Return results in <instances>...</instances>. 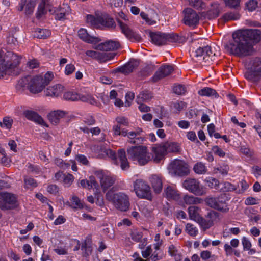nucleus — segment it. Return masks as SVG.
<instances>
[{"instance_id": "nucleus-1", "label": "nucleus", "mask_w": 261, "mask_h": 261, "mask_svg": "<svg viewBox=\"0 0 261 261\" xmlns=\"http://www.w3.org/2000/svg\"><path fill=\"white\" fill-rule=\"evenodd\" d=\"M260 38L261 31L258 29L239 30L232 34V40L225 44V47L235 56H247L251 54L253 48L249 41L258 42Z\"/></svg>"}, {"instance_id": "nucleus-2", "label": "nucleus", "mask_w": 261, "mask_h": 261, "mask_svg": "<svg viewBox=\"0 0 261 261\" xmlns=\"http://www.w3.org/2000/svg\"><path fill=\"white\" fill-rule=\"evenodd\" d=\"M17 88H26L33 94L41 92L45 88L43 84L42 76H28L20 79L17 85Z\"/></svg>"}, {"instance_id": "nucleus-3", "label": "nucleus", "mask_w": 261, "mask_h": 261, "mask_svg": "<svg viewBox=\"0 0 261 261\" xmlns=\"http://www.w3.org/2000/svg\"><path fill=\"white\" fill-rule=\"evenodd\" d=\"M152 42L156 45H165L169 42L182 43L186 41V38L174 33H164L161 32L150 34Z\"/></svg>"}, {"instance_id": "nucleus-4", "label": "nucleus", "mask_w": 261, "mask_h": 261, "mask_svg": "<svg viewBox=\"0 0 261 261\" xmlns=\"http://www.w3.org/2000/svg\"><path fill=\"white\" fill-rule=\"evenodd\" d=\"M106 198L111 202L117 210L120 211L126 212L129 207V197L124 192L113 193L108 192L106 194Z\"/></svg>"}, {"instance_id": "nucleus-5", "label": "nucleus", "mask_w": 261, "mask_h": 261, "mask_svg": "<svg viewBox=\"0 0 261 261\" xmlns=\"http://www.w3.org/2000/svg\"><path fill=\"white\" fill-rule=\"evenodd\" d=\"M128 158L133 161H137L140 165L146 164L150 160L147 147L143 146H132L127 148Z\"/></svg>"}, {"instance_id": "nucleus-6", "label": "nucleus", "mask_w": 261, "mask_h": 261, "mask_svg": "<svg viewBox=\"0 0 261 261\" xmlns=\"http://www.w3.org/2000/svg\"><path fill=\"white\" fill-rule=\"evenodd\" d=\"M133 191L136 196L141 199L149 201L152 199V194L150 186L142 179H137L133 182Z\"/></svg>"}, {"instance_id": "nucleus-7", "label": "nucleus", "mask_w": 261, "mask_h": 261, "mask_svg": "<svg viewBox=\"0 0 261 261\" xmlns=\"http://www.w3.org/2000/svg\"><path fill=\"white\" fill-rule=\"evenodd\" d=\"M245 78L251 82L261 79V58H256L252 61L251 66L244 73Z\"/></svg>"}, {"instance_id": "nucleus-8", "label": "nucleus", "mask_w": 261, "mask_h": 261, "mask_svg": "<svg viewBox=\"0 0 261 261\" xmlns=\"http://www.w3.org/2000/svg\"><path fill=\"white\" fill-rule=\"evenodd\" d=\"M229 198L225 194H221L217 198H208L206 199V202L210 207L223 212H227L229 208L226 203Z\"/></svg>"}, {"instance_id": "nucleus-9", "label": "nucleus", "mask_w": 261, "mask_h": 261, "mask_svg": "<svg viewBox=\"0 0 261 261\" xmlns=\"http://www.w3.org/2000/svg\"><path fill=\"white\" fill-rule=\"evenodd\" d=\"M63 98L67 100L76 101L80 100L93 105H97L98 103L97 100L92 95L87 93L77 94L75 92L69 91L64 94Z\"/></svg>"}, {"instance_id": "nucleus-10", "label": "nucleus", "mask_w": 261, "mask_h": 261, "mask_svg": "<svg viewBox=\"0 0 261 261\" xmlns=\"http://www.w3.org/2000/svg\"><path fill=\"white\" fill-rule=\"evenodd\" d=\"M169 169L172 174L179 176H186L190 173L188 165L180 160H175L171 162Z\"/></svg>"}, {"instance_id": "nucleus-11", "label": "nucleus", "mask_w": 261, "mask_h": 261, "mask_svg": "<svg viewBox=\"0 0 261 261\" xmlns=\"http://www.w3.org/2000/svg\"><path fill=\"white\" fill-rule=\"evenodd\" d=\"M216 53H214L211 46L206 45L199 47L195 51V56L200 58L199 60H202L204 63L210 64L215 59Z\"/></svg>"}, {"instance_id": "nucleus-12", "label": "nucleus", "mask_w": 261, "mask_h": 261, "mask_svg": "<svg viewBox=\"0 0 261 261\" xmlns=\"http://www.w3.org/2000/svg\"><path fill=\"white\" fill-rule=\"evenodd\" d=\"M17 198L15 195L8 193H0V208L2 210H10L16 206Z\"/></svg>"}, {"instance_id": "nucleus-13", "label": "nucleus", "mask_w": 261, "mask_h": 261, "mask_svg": "<svg viewBox=\"0 0 261 261\" xmlns=\"http://www.w3.org/2000/svg\"><path fill=\"white\" fill-rule=\"evenodd\" d=\"M182 186L185 189L196 195L201 196L205 193L200 182L195 178L186 179L184 181Z\"/></svg>"}, {"instance_id": "nucleus-14", "label": "nucleus", "mask_w": 261, "mask_h": 261, "mask_svg": "<svg viewBox=\"0 0 261 261\" xmlns=\"http://www.w3.org/2000/svg\"><path fill=\"white\" fill-rule=\"evenodd\" d=\"M123 136H127L128 142L131 144H141L145 140V135L143 129L140 127H137L134 130H127L126 134L123 133Z\"/></svg>"}, {"instance_id": "nucleus-15", "label": "nucleus", "mask_w": 261, "mask_h": 261, "mask_svg": "<svg viewBox=\"0 0 261 261\" xmlns=\"http://www.w3.org/2000/svg\"><path fill=\"white\" fill-rule=\"evenodd\" d=\"M117 22L121 29V32L128 39L132 41H139L141 39V36L134 31L127 24L120 20H118Z\"/></svg>"}, {"instance_id": "nucleus-16", "label": "nucleus", "mask_w": 261, "mask_h": 261, "mask_svg": "<svg viewBox=\"0 0 261 261\" xmlns=\"http://www.w3.org/2000/svg\"><path fill=\"white\" fill-rule=\"evenodd\" d=\"M184 12V21L186 25L194 27L199 23V16L194 10L191 8H187Z\"/></svg>"}, {"instance_id": "nucleus-17", "label": "nucleus", "mask_w": 261, "mask_h": 261, "mask_svg": "<svg viewBox=\"0 0 261 261\" xmlns=\"http://www.w3.org/2000/svg\"><path fill=\"white\" fill-rule=\"evenodd\" d=\"M151 151L153 153V161L156 163L162 160L167 154L164 143L154 144L152 147Z\"/></svg>"}, {"instance_id": "nucleus-18", "label": "nucleus", "mask_w": 261, "mask_h": 261, "mask_svg": "<svg viewBox=\"0 0 261 261\" xmlns=\"http://www.w3.org/2000/svg\"><path fill=\"white\" fill-rule=\"evenodd\" d=\"M173 71V67L169 65H164L161 66L159 69L155 72L152 80L153 82H156L161 79L164 78L170 74Z\"/></svg>"}, {"instance_id": "nucleus-19", "label": "nucleus", "mask_w": 261, "mask_h": 261, "mask_svg": "<svg viewBox=\"0 0 261 261\" xmlns=\"http://www.w3.org/2000/svg\"><path fill=\"white\" fill-rule=\"evenodd\" d=\"M36 0H21L17 9L19 11H22L25 9V13L27 15L31 14L36 6Z\"/></svg>"}, {"instance_id": "nucleus-20", "label": "nucleus", "mask_w": 261, "mask_h": 261, "mask_svg": "<svg viewBox=\"0 0 261 261\" xmlns=\"http://www.w3.org/2000/svg\"><path fill=\"white\" fill-rule=\"evenodd\" d=\"M151 187L156 194L161 192L163 189V177L162 176L153 174L149 178Z\"/></svg>"}, {"instance_id": "nucleus-21", "label": "nucleus", "mask_w": 261, "mask_h": 261, "mask_svg": "<svg viewBox=\"0 0 261 261\" xmlns=\"http://www.w3.org/2000/svg\"><path fill=\"white\" fill-rule=\"evenodd\" d=\"M120 47L118 42L115 41H108L104 43H100L96 45L94 48L95 49L102 51L113 50L118 49Z\"/></svg>"}, {"instance_id": "nucleus-22", "label": "nucleus", "mask_w": 261, "mask_h": 261, "mask_svg": "<svg viewBox=\"0 0 261 261\" xmlns=\"http://www.w3.org/2000/svg\"><path fill=\"white\" fill-rule=\"evenodd\" d=\"M78 36L81 40L88 43L96 44L100 41L98 37L90 35L85 29L81 28L78 31Z\"/></svg>"}, {"instance_id": "nucleus-23", "label": "nucleus", "mask_w": 261, "mask_h": 261, "mask_svg": "<svg viewBox=\"0 0 261 261\" xmlns=\"http://www.w3.org/2000/svg\"><path fill=\"white\" fill-rule=\"evenodd\" d=\"M98 177L100 178V185L103 191L110 188L114 184L115 180L114 177L103 174L102 173L98 174Z\"/></svg>"}, {"instance_id": "nucleus-24", "label": "nucleus", "mask_w": 261, "mask_h": 261, "mask_svg": "<svg viewBox=\"0 0 261 261\" xmlns=\"http://www.w3.org/2000/svg\"><path fill=\"white\" fill-rule=\"evenodd\" d=\"M70 7L67 4H63L56 11L55 19L58 20H64L66 18V16L70 14Z\"/></svg>"}, {"instance_id": "nucleus-25", "label": "nucleus", "mask_w": 261, "mask_h": 261, "mask_svg": "<svg viewBox=\"0 0 261 261\" xmlns=\"http://www.w3.org/2000/svg\"><path fill=\"white\" fill-rule=\"evenodd\" d=\"M138 62L135 60H131L123 66L115 69V72H121L124 74H127L133 72L138 65Z\"/></svg>"}, {"instance_id": "nucleus-26", "label": "nucleus", "mask_w": 261, "mask_h": 261, "mask_svg": "<svg viewBox=\"0 0 261 261\" xmlns=\"http://www.w3.org/2000/svg\"><path fill=\"white\" fill-rule=\"evenodd\" d=\"M216 213L215 212H211L208 213L207 215V219H204L201 217L200 221H199L202 228L205 230L209 229L213 225V219L216 218Z\"/></svg>"}, {"instance_id": "nucleus-27", "label": "nucleus", "mask_w": 261, "mask_h": 261, "mask_svg": "<svg viewBox=\"0 0 261 261\" xmlns=\"http://www.w3.org/2000/svg\"><path fill=\"white\" fill-rule=\"evenodd\" d=\"M222 9L220 4L217 2L212 3L211 8L206 12V16L208 19H212L217 17Z\"/></svg>"}, {"instance_id": "nucleus-28", "label": "nucleus", "mask_w": 261, "mask_h": 261, "mask_svg": "<svg viewBox=\"0 0 261 261\" xmlns=\"http://www.w3.org/2000/svg\"><path fill=\"white\" fill-rule=\"evenodd\" d=\"M24 115L28 119L34 121L38 124L47 127L43 118L36 112L28 110L24 112Z\"/></svg>"}, {"instance_id": "nucleus-29", "label": "nucleus", "mask_w": 261, "mask_h": 261, "mask_svg": "<svg viewBox=\"0 0 261 261\" xmlns=\"http://www.w3.org/2000/svg\"><path fill=\"white\" fill-rule=\"evenodd\" d=\"M67 113L62 110H56L50 112L48 116V119L50 122L53 124H58L60 119L65 116Z\"/></svg>"}, {"instance_id": "nucleus-30", "label": "nucleus", "mask_w": 261, "mask_h": 261, "mask_svg": "<svg viewBox=\"0 0 261 261\" xmlns=\"http://www.w3.org/2000/svg\"><path fill=\"white\" fill-rule=\"evenodd\" d=\"M63 88V86L60 84L49 86L46 90L45 95L47 96L58 97L62 93Z\"/></svg>"}, {"instance_id": "nucleus-31", "label": "nucleus", "mask_w": 261, "mask_h": 261, "mask_svg": "<svg viewBox=\"0 0 261 261\" xmlns=\"http://www.w3.org/2000/svg\"><path fill=\"white\" fill-rule=\"evenodd\" d=\"M99 28L103 27L109 29L115 28L116 25L114 19L108 16H99Z\"/></svg>"}, {"instance_id": "nucleus-32", "label": "nucleus", "mask_w": 261, "mask_h": 261, "mask_svg": "<svg viewBox=\"0 0 261 261\" xmlns=\"http://www.w3.org/2000/svg\"><path fill=\"white\" fill-rule=\"evenodd\" d=\"M118 161H119L121 168L123 170H126L129 168V164L126 156L125 150L124 149L118 150Z\"/></svg>"}, {"instance_id": "nucleus-33", "label": "nucleus", "mask_w": 261, "mask_h": 261, "mask_svg": "<svg viewBox=\"0 0 261 261\" xmlns=\"http://www.w3.org/2000/svg\"><path fill=\"white\" fill-rule=\"evenodd\" d=\"M166 198L168 200H178L180 198L179 194L178 191L174 188L168 186L164 190Z\"/></svg>"}, {"instance_id": "nucleus-34", "label": "nucleus", "mask_w": 261, "mask_h": 261, "mask_svg": "<svg viewBox=\"0 0 261 261\" xmlns=\"http://www.w3.org/2000/svg\"><path fill=\"white\" fill-rule=\"evenodd\" d=\"M165 147L167 150V153H177L180 150V144L176 142H164Z\"/></svg>"}, {"instance_id": "nucleus-35", "label": "nucleus", "mask_w": 261, "mask_h": 261, "mask_svg": "<svg viewBox=\"0 0 261 261\" xmlns=\"http://www.w3.org/2000/svg\"><path fill=\"white\" fill-rule=\"evenodd\" d=\"M199 208L197 206H191L188 208V213L190 219L196 221H200L201 217L199 215Z\"/></svg>"}, {"instance_id": "nucleus-36", "label": "nucleus", "mask_w": 261, "mask_h": 261, "mask_svg": "<svg viewBox=\"0 0 261 261\" xmlns=\"http://www.w3.org/2000/svg\"><path fill=\"white\" fill-rule=\"evenodd\" d=\"M168 252L170 256L174 257L176 261L181 260V254L178 252V250L175 245L173 244L169 245Z\"/></svg>"}, {"instance_id": "nucleus-37", "label": "nucleus", "mask_w": 261, "mask_h": 261, "mask_svg": "<svg viewBox=\"0 0 261 261\" xmlns=\"http://www.w3.org/2000/svg\"><path fill=\"white\" fill-rule=\"evenodd\" d=\"M50 32L47 29H37L34 33V37L39 39H44L49 36Z\"/></svg>"}, {"instance_id": "nucleus-38", "label": "nucleus", "mask_w": 261, "mask_h": 261, "mask_svg": "<svg viewBox=\"0 0 261 261\" xmlns=\"http://www.w3.org/2000/svg\"><path fill=\"white\" fill-rule=\"evenodd\" d=\"M198 93L202 96H215V97H217L218 94L215 90L209 88L205 87L198 91Z\"/></svg>"}, {"instance_id": "nucleus-39", "label": "nucleus", "mask_w": 261, "mask_h": 261, "mask_svg": "<svg viewBox=\"0 0 261 261\" xmlns=\"http://www.w3.org/2000/svg\"><path fill=\"white\" fill-rule=\"evenodd\" d=\"M183 200L186 204L191 205L200 203L202 199L192 195H186L183 197Z\"/></svg>"}, {"instance_id": "nucleus-40", "label": "nucleus", "mask_w": 261, "mask_h": 261, "mask_svg": "<svg viewBox=\"0 0 261 261\" xmlns=\"http://www.w3.org/2000/svg\"><path fill=\"white\" fill-rule=\"evenodd\" d=\"M204 182L206 184V186L211 189H218L219 186V180L212 177H207L204 180Z\"/></svg>"}, {"instance_id": "nucleus-41", "label": "nucleus", "mask_w": 261, "mask_h": 261, "mask_svg": "<svg viewBox=\"0 0 261 261\" xmlns=\"http://www.w3.org/2000/svg\"><path fill=\"white\" fill-rule=\"evenodd\" d=\"M193 170L197 174H204L207 172V168L204 163L199 162L194 165Z\"/></svg>"}, {"instance_id": "nucleus-42", "label": "nucleus", "mask_w": 261, "mask_h": 261, "mask_svg": "<svg viewBox=\"0 0 261 261\" xmlns=\"http://www.w3.org/2000/svg\"><path fill=\"white\" fill-rule=\"evenodd\" d=\"M240 17V15L238 12H229L225 13L222 16V19L225 21H228L238 20Z\"/></svg>"}, {"instance_id": "nucleus-43", "label": "nucleus", "mask_w": 261, "mask_h": 261, "mask_svg": "<svg viewBox=\"0 0 261 261\" xmlns=\"http://www.w3.org/2000/svg\"><path fill=\"white\" fill-rule=\"evenodd\" d=\"M99 16L95 17L92 15H87L86 22L95 28H99Z\"/></svg>"}, {"instance_id": "nucleus-44", "label": "nucleus", "mask_w": 261, "mask_h": 261, "mask_svg": "<svg viewBox=\"0 0 261 261\" xmlns=\"http://www.w3.org/2000/svg\"><path fill=\"white\" fill-rule=\"evenodd\" d=\"M71 204H69L73 209H81L83 207L82 201L76 196H73L71 199Z\"/></svg>"}, {"instance_id": "nucleus-45", "label": "nucleus", "mask_w": 261, "mask_h": 261, "mask_svg": "<svg viewBox=\"0 0 261 261\" xmlns=\"http://www.w3.org/2000/svg\"><path fill=\"white\" fill-rule=\"evenodd\" d=\"M186 231L191 237H195L198 233V229L194 225L187 223L186 225Z\"/></svg>"}, {"instance_id": "nucleus-46", "label": "nucleus", "mask_w": 261, "mask_h": 261, "mask_svg": "<svg viewBox=\"0 0 261 261\" xmlns=\"http://www.w3.org/2000/svg\"><path fill=\"white\" fill-rule=\"evenodd\" d=\"M24 187L27 188H34L37 186L36 181L30 177H25L24 178Z\"/></svg>"}, {"instance_id": "nucleus-47", "label": "nucleus", "mask_w": 261, "mask_h": 261, "mask_svg": "<svg viewBox=\"0 0 261 261\" xmlns=\"http://www.w3.org/2000/svg\"><path fill=\"white\" fill-rule=\"evenodd\" d=\"M225 5L231 9H238L240 7L241 0H224Z\"/></svg>"}, {"instance_id": "nucleus-48", "label": "nucleus", "mask_w": 261, "mask_h": 261, "mask_svg": "<svg viewBox=\"0 0 261 261\" xmlns=\"http://www.w3.org/2000/svg\"><path fill=\"white\" fill-rule=\"evenodd\" d=\"M173 90L177 95H183L187 92L186 87L180 84H175Z\"/></svg>"}, {"instance_id": "nucleus-49", "label": "nucleus", "mask_w": 261, "mask_h": 261, "mask_svg": "<svg viewBox=\"0 0 261 261\" xmlns=\"http://www.w3.org/2000/svg\"><path fill=\"white\" fill-rule=\"evenodd\" d=\"M115 56L114 53H100L99 61L105 62L114 58Z\"/></svg>"}, {"instance_id": "nucleus-50", "label": "nucleus", "mask_w": 261, "mask_h": 261, "mask_svg": "<svg viewBox=\"0 0 261 261\" xmlns=\"http://www.w3.org/2000/svg\"><path fill=\"white\" fill-rule=\"evenodd\" d=\"M130 236L133 241L139 242L143 237V233L141 231L135 229L132 231Z\"/></svg>"}, {"instance_id": "nucleus-51", "label": "nucleus", "mask_w": 261, "mask_h": 261, "mask_svg": "<svg viewBox=\"0 0 261 261\" xmlns=\"http://www.w3.org/2000/svg\"><path fill=\"white\" fill-rule=\"evenodd\" d=\"M151 96L149 93L147 91H143L141 92L137 97V101L138 103L141 102L142 101H145L149 99Z\"/></svg>"}, {"instance_id": "nucleus-52", "label": "nucleus", "mask_w": 261, "mask_h": 261, "mask_svg": "<svg viewBox=\"0 0 261 261\" xmlns=\"http://www.w3.org/2000/svg\"><path fill=\"white\" fill-rule=\"evenodd\" d=\"M74 177L73 175L68 173L64 175L63 181V183L66 187L70 186L74 180Z\"/></svg>"}, {"instance_id": "nucleus-53", "label": "nucleus", "mask_w": 261, "mask_h": 261, "mask_svg": "<svg viewBox=\"0 0 261 261\" xmlns=\"http://www.w3.org/2000/svg\"><path fill=\"white\" fill-rule=\"evenodd\" d=\"M112 130L113 132V134L114 136H123V133H124V134H126L127 130H126L125 129H122L121 128V126L118 124H116L113 126Z\"/></svg>"}, {"instance_id": "nucleus-54", "label": "nucleus", "mask_w": 261, "mask_h": 261, "mask_svg": "<svg viewBox=\"0 0 261 261\" xmlns=\"http://www.w3.org/2000/svg\"><path fill=\"white\" fill-rule=\"evenodd\" d=\"M12 119L10 117H5L3 119V122H0V125L2 127L9 129L12 126Z\"/></svg>"}, {"instance_id": "nucleus-55", "label": "nucleus", "mask_w": 261, "mask_h": 261, "mask_svg": "<svg viewBox=\"0 0 261 261\" xmlns=\"http://www.w3.org/2000/svg\"><path fill=\"white\" fill-rule=\"evenodd\" d=\"M257 2L255 0H250L246 3V7L249 11H253L257 7Z\"/></svg>"}, {"instance_id": "nucleus-56", "label": "nucleus", "mask_w": 261, "mask_h": 261, "mask_svg": "<svg viewBox=\"0 0 261 261\" xmlns=\"http://www.w3.org/2000/svg\"><path fill=\"white\" fill-rule=\"evenodd\" d=\"M229 171V167L227 165H225L222 167H218L214 169L215 173H219L222 175H226Z\"/></svg>"}, {"instance_id": "nucleus-57", "label": "nucleus", "mask_w": 261, "mask_h": 261, "mask_svg": "<svg viewBox=\"0 0 261 261\" xmlns=\"http://www.w3.org/2000/svg\"><path fill=\"white\" fill-rule=\"evenodd\" d=\"M116 121L117 122V124L119 125L120 126H128L129 122L128 119L123 117V116H118L116 118Z\"/></svg>"}, {"instance_id": "nucleus-58", "label": "nucleus", "mask_w": 261, "mask_h": 261, "mask_svg": "<svg viewBox=\"0 0 261 261\" xmlns=\"http://www.w3.org/2000/svg\"><path fill=\"white\" fill-rule=\"evenodd\" d=\"M53 77V74L50 72H47L44 74V76H42L43 84H44V87L52 80Z\"/></svg>"}, {"instance_id": "nucleus-59", "label": "nucleus", "mask_w": 261, "mask_h": 261, "mask_svg": "<svg viewBox=\"0 0 261 261\" xmlns=\"http://www.w3.org/2000/svg\"><path fill=\"white\" fill-rule=\"evenodd\" d=\"M242 244L244 250H249L251 248L252 244L250 240L246 237H243L242 239Z\"/></svg>"}, {"instance_id": "nucleus-60", "label": "nucleus", "mask_w": 261, "mask_h": 261, "mask_svg": "<svg viewBox=\"0 0 261 261\" xmlns=\"http://www.w3.org/2000/svg\"><path fill=\"white\" fill-rule=\"evenodd\" d=\"M75 159L80 163L84 165H88L89 161L86 156L82 154H77L75 156Z\"/></svg>"}, {"instance_id": "nucleus-61", "label": "nucleus", "mask_w": 261, "mask_h": 261, "mask_svg": "<svg viewBox=\"0 0 261 261\" xmlns=\"http://www.w3.org/2000/svg\"><path fill=\"white\" fill-rule=\"evenodd\" d=\"M46 1H43L42 0L41 3L39 4L38 7V12L37 14V17H40L42 14L44 13L45 11V6Z\"/></svg>"}, {"instance_id": "nucleus-62", "label": "nucleus", "mask_w": 261, "mask_h": 261, "mask_svg": "<svg viewBox=\"0 0 261 261\" xmlns=\"http://www.w3.org/2000/svg\"><path fill=\"white\" fill-rule=\"evenodd\" d=\"M75 70V66L72 64H68L65 66L64 72L66 75H69L73 73Z\"/></svg>"}, {"instance_id": "nucleus-63", "label": "nucleus", "mask_w": 261, "mask_h": 261, "mask_svg": "<svg viewBox=\"0 0 261 261\" xmlns=\"http://www.w3.org/2000/svg\"><path fill=\"white\" fill-rule=\"evenodd\" d=\"M85 54L87 56L90 57L97 60H99L100 52L89 50L86 51Z\"/></svg>"}, {"instance_id": "nucleus-64", "label": "nucleus", "mask_w": 261, "mask_h": 261, "mask_svg": "<svg viewBox=\"0 0 261 261\" xmlns=\"http://www.w3.org/2000/svg\"><path fill=\"white\" fill-rule=\"evenodd\" d=\"M213 152L220 157H224L225 155V152L218 146H214L212 148Z\"/></svg>"}]
</instances>
